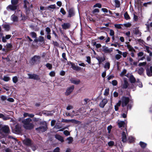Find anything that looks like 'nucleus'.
Returning a JSON list of instances; mask_svg holds the SVG:
<instances>
[{
    "instance_id": "obj_15",
    "label": "nucleus",
    "mask_w": 152,
    "mask_h": 152,
    "mask_svg": "<svg viewBox=\"0 0 152 152\" xmlns=\"http://www.w3.org/2000/svg\"><path fill=\"white\" fill-rule=\"evenodd\" d=\"M107 102V99H104L100 103V106L101 107H103Z\"/></svg>"
},
{
    "instance_id": "obj_22",
    "label": "nucleus",
    "mask_w": 152,
    "mask_h": 152,
    "mask_svg": "<svg viewBox=\"0 0 152 152\" xmlns=\"http://www.w3.org/2000/svg\"><path fill=\"white\" fill-rule=\"evenodd\" d=\"M34 125L33 124L30 123L28 125L25 126V128L26 129H31L34 127Z\"/></svg>"
},
{
    "instance_id": "obj_63",
    "label": "nucleus",
    "mask_w": 152,
    "mask_h": 152,
    "mask_svg": "<svg viewBox=\"0 0 152 152\" xmlns=\"http://www.w3.org/2000/svg\"><path fill=\"white\" fill-rule=\"evenodd\" d=\"M146 25L147 28L148 29L150 27H152V22L149 25V24H146Z\"/></svg>"
},
{
    "instance_id": "obj_13",
    "label": "nucleus",
    "mask_w": 152,
    "mask_h": 152,
    "mask_svg": "<svg viewBox=\"0 0 152 152\" xmlns=\"http://www.w3.org/2000/svg\"><path fill=\"white\" fill-rule=\"evenodd\" d=\"M24 7L26 10L29 9L30 8L32 7V4H30L26 0L24 1Z\"/></svg>"
},
{
    "instance_id": "obj_11",
    "label": "nucleus",
    "mask_w": 152,
    "mask_h": 152,
    "mask_svg": "<svg viewBox=\"0 0 152 152\" xmlns=\"http://www.w3.org/2000/svg\"><path fill=\"white\" fill-rule=\"evenodd\" d=\"M127 71L126 69H124L120 74V75L122 77L126 76L128 77H129V74H126Z\"/></svg>"
},
{
    "instance_id": "obj_1",
    "label": "nucleus",
    "mask_w": 152,
    "mask_h": 152,
    "mask_svg": "<svg viewBox=\"0 0 152 152\" xmlns=\"http://www.w3.org/2000/svg\"><path fill=\"white\" fill-rule=\"evenodd\" d=\"M10 122L12 123L11 125L13 132L16 134L19 133L20 131L21 128L19 125L18 124H16L14 128L12 126L16 124V121L15 119V118H11Z\"/></svg>"
},
{
    "instance_id": "obj_6",
    "label": "nucleus",
    "mask_w": 152,
    "mask_h": 152,
    "mask_svg": "<svg viewBox=\"0 0 152 152\" xmlns=\"http://www.w3.org/2000/svg\"><path fill=\"white\" fill-rule=\"evenodd\" d=\"M28 78L29 79H34L37 80H39V76L36 74H28Z\"/></svg>"
},
{
    "instance_id": "obj_55",
    "label": "nucleus",
    "mask_w": 152,
    "mask_h": 152,
    "mask_svg": "<svg viewBox=\"0 0 152 152\" xmlns=\"http://www.w3.org/2000/svg\"><path fill=\"white\" fill-rule=\"evenodd\" d=\"M115 27L118 29H120L121 28V26L120 24H115L114 25Z\"/></svg>"
},
{
    "instance_id": "obj_49",
    "label": "nucleus",
    "mask_w": 152,
    "mask_h": 152,
    "mask_svg": "<svg viewBox=\"0 0 152 152\" xmlns=\"http://www.w3.org/2000/svg\"><path fill=\"white\" fill-rule=\"evenodd\" d=\"M114 31L112 29H110V34L111 36H113L114 35Z\"/></svg>"
},
{
    "instance_id": "obj_52",
    "label": "nucleus",
    "mask_w": 152,
    "mask_h": 152,
    "mask_svg": "<svg viewBox=\"0 0 152 152\" xmlns=\"http://www.w3.org/2000/svg\"><path fill=\"white\" fill-rule=\"evenodd\" d=\"M55 73L54 71H51L49 73V75L51 77H54L55 76Z\"/></svg>"
},
{
    "instance_id": "obj_58",
    "label": "nucleus",
    "mask_w": 152,
    "mask_h": 152,
    "mask_svg": "<svg viewBox=\"0 0 152 152\" xmlns=\"http://www.w3.org/2000/svg\"><path fill=\"white\" fill-rule=\"evenodd\" d=\"M64 133L66 136H67L70 134L69 132L67 130L64 131Z\"/></svg>"
},
{
    "instance_id": "obj_32",
    "label": "nucleus",
    "mask_w": 152,
    "mask_h": 152,
    "mask_svg": "<svg viewBox=\"0 0 152 152\" xmlns=\"http://www.w3.org/2000/svg\"><path fill=\"white\" fill-rule=\"evenodd\" d=\"M115 2L116 7H119L120 6V2L118 0H115Z\"/></svg>"
},
{
    "instance_id": "obj_17",
    "label": "nucleus",
    "mask_w": 152,
    "mask_h": 152,
    "mask_svg": "<svg viewBox=\"0 0 152 152\" xmlns=\"http://www.w3.org/2000/svg\"><path fill=\"white\" fill-rule=\"evenodd\" d=\"M70 80L72 83L76 85L79 84L80 82V81L79 80H76L73 78L70 79Z\"/></svg>"
},
{
    "instance_id": "obj_46",
    "label": "nucleus",
    "mask_w": 152,
    "mask_h": 152,
    "mask_svg": "<svg viewBox=\"0 0 152 152\" xmlns=\"http://www.w3.org/2000/svg\"><path fill=\"white\" fill-rule=\"evenodd\" d=\"M69 120L70 122H71L77 124L79 122V121L75 120L74 119H71Z\"/></svg>"
},
{
    "instance_id": "obj_20",
    "label": "nucleus",
    "mask_w": 152,
    "mask_h": 152,
    "mask_svg": "<svg viewBox=\"0 0 152 152\" xmlns=\"http://www.w3.org/2000/svg\"><path fill=\"white\" fill-rule=\"evenodd\" d=\"M55 137L58 140L61 142H64V140L63 138L61 136L58 134H56V135Z\"/></svg>"
},
{
    "instance_id": "obj_40",
    "label": "nucleus",
    "mask_w": 152,
    "mask_h": 152,
    "mask_svg": "<svg viewBox=\"0 0 152 152\" xmlns=\"http://www.w3.org/2000/svg\"><path fill=\"white\" fill-rule=\"evenodd\" d=\"M137 85L140 87L142 88V83L140 82L138 80L137 82Z\"/></svg>"
},
{
    "instance_id": "obj_62",
    "label": "nucleus",
    "mask_w": 152,
    "mask_h": 152,
    "mask_svg": "<svg viewBox=\"0 0 152 152\" xmlns=\"http://www.w3.org/2000/svg\"><path fill=\"white\" fill-rule=\"evenodd\" d=\"M146 62L140 63L139 64V66H144L146 65Z\"/></svg>"
},
{
    "instance_id": "obj_26",
    "label": "nucleus",
    "mask_w": 152,
    "mask_h": 152,
    "mask_svg": "<svg viewBox=\"0 0 152 152\" xmlns=\"http://www.w3.org/2000/svg\"><path fill=\"white\" fill-rule=\"evenodd\" d=\"M66 141L68 144L71 143L73 141V138L72 137H69L66 139Z\"/></svg>"
},
{
    "instance_id": "obj_47",
    "label": "nucleus",
    "mask_w": 152,
    "mask_h": 152,
    "mask_svg": "<svg viewBox=\"0 0 152 152\" xmlns=\"http://www.w3.org/2000/svg\"><path fill=\"white\" fill-rule=\"evenodd\" d=\"M114 142L113 141H110L108 143V145L110 146H112L114 145Z\"/></svg>"
},
{
    "instance_id": "obj_21",
    "label": "nucleus",
    "mask_w": 152,
    "mask_h": 152,
    "mask_svg": "<svg viewBox=\"0 0 152 152\" xmlns=\"http://www.w3.org/2000/svg\"><path fill=\"white\" fill-rule=\"evenodd\" d=\"M71 64L73 69L76 70H80V67L76 66L74 64L71 63Z\"/></svg>"
},
{
    "instance_id": "obj_31",
    "label": "nucleus",
    "mask_w": 152,
    "mask_h": 152,
    "mask_svg": "<svg viewBox=\"0 0 152 152\" xmlns=\"http://www.w3.org/2000/svg\"><path fill=\"white\" fill-rule=\"evenodd\" d=\"M144 69L143 68H139L138 70V73L139 74L141 75L143 73Z\"/></svg>"
},
{
    "instance_id": "obj_64",
    "label": "nucleus",
    "mask_w": 152,
    "mask_h": 152,
    "mask_svg": "<svg viewBox=\"0 0 152 152\" xmlns=\"http://www.w3.org/2000/svg\"><path fill=\"white\" fill-rule=\"evenodd\" d=\"M60 149L58 147L56 148L54 150V152H60Z\"/></svg>"
},
{
    "instance_id": "obj_51",
    "label": "nucleus",
    "mask_w": 152,
    "mask_h": 152,
    "mask_svg": "<svg viewBox=\"0 0 152 152\" xmlns=\"http://www.w3.org/2000/svg\"><path fill=\"white\" fill-rule=\"evenodd\" d=\"M1 118H2L4 120H7L10 119V117L8 116H4V115Z\"/></svg>"
},
{
    "instance_id": "obj_44",
    "label": "nucleus",
    "mask_w": 152,
    "mask_h": 152,
    "mask_svg": "<svg viewBox=\"0 0 152 152\" xmlns=\"http://www.w3.org/2000/svg\"><path fill=\"white\" fill-rule=\"evenodd\" d=\"M94 7H98L99 8H101L102 7V5L99 3H97L94 6Z\"/></svg>"
},
{
    "instance_id": "obj_5",
    "label": "nucleus",
    "mask_w": 152,
    "mask_h": 152,
    "mask_svg": "<svg viewBox=\"0 0 152 152\" xmlns=\"http://www.w3.org/2000/svg\"><path fill=\"white\" fill-rule=\"evenodd\" d=\"M127 129L125 128L124 131L122 132L121 135L122 141L124 142H126L127 141L126 134Z\"/></svg>"
},
{
    "instance_id": "obj_36",
    "label": "nucleus",
    "mask_w": 152,
    "mask_h": 152,
    "mask_svg": "<svg viewBox=\"0 0 152 152\" xmlns=\"http://www.w3.org/2000/svg\"><path fill=\"white\" fill-rule=\"evenodd\" d=\"M124 16L125 19L127 20L129 19L130 18L127 12H126L124 14Z\"/></svg>"
},
{
    "instance_id": "obj_61",
    "label": "nucleus",
    "mask_w": 152,
    "mask_h": 152,
    "mask_svg": "<svg viewBox=\"0 0 152 152\" xmlns=\"http://www.w3.org/2000/svg\"><path fill=\"white\" fill-rule=\"evenodd\" d=\"M86 61L89 64L91 63V58L89 56H88L87 57Z\"/></svg>"
},
{
    "instance_id": "obj_30",
    "label": "nucleus",
    "mask_w": 152,
    "mask_h": 152,
    "mask_svg": "<svg viewBox=\"0 0 152 152\" xmlns=\"http://www.w3.org/2000/svg\"><path fill=\"white\" fill-rule=\"evenodd\" d=\"M3 27L5 29V30L8 31L10 28V26L9 25L7 24H4L3 25Z\"/></svg>"
},
{
    "instance_id": "obj_33",
    "label": "nucleus",
    "mask_w": 152,
    "mask_h": 152,
    "mask_svg": "<svg viewBox=\"0 0 152 152\" xmlns=\"http://www.w3.org/2000/svg\"><path fill=\"white\" fill-rule=\"evenodd\" d=\"M121 55L122 54H120L119 53H118V54H116L115 56V59L117 60L121 58Z\"/></svg>"
},
{
    "instance_id": "obj_42",
    "label": "nucleus",
    "mask_w": 152,
    "mask_h": 152,
    "mask_svg": "<svg viewBox=\"0 0 152 152\" xmlns=\"http://www.w3.org/2000/svg\"><path fill=\"white\" fill-rule=\"evenodd\" d=\"M18 80V78L17 76H15L12 78L13 82L14 83H16Z\"/></svg>"
},
{
    "instance_id": "obj_41",
    "label": "nucleus",
    "mask_w": 152,
    "mask_h": 152,
    "mask_svg": "<svg viewBox=\"0 0 152 152\" xmlns=\"http://www.w3.org/2000/svg\"><path fill=\"white\" fill-rule=\"evenodd\" d=\"M3 80L5 81H8L10 80V78L7 76L4 77Z\"/></svg>"
},
{
    "instance_id": "obj_12",
    "label": "nucleus",
    "mask_w": 152,
    "mask_h": 152,
    "mask_svg": "<svg viewBox=\"0 0 152 152\" xmlns=\"http://www.w3.org/2000/svg\"><path fill=\"white\" fill-rule=\"evenodd\" d=\"M46 126L45 125L43 126H41L36 129L40 132H43L46 130Z\"/></svg>"
},
{
    "instance_id": "obj_4",
    "label": "nucleus",
    "mask_w": 152,
    "mask_h": 152,
    "mask_svg": "<svg viewBox=\"0 0 152 152\" xmlns=\"http://www.w3.org/2000/svg\"><path fill=\"white\" fill-rule=\"evenodd\" d=\"M0 132L1 134L3 135V133L6 134H9L10 132L9 127L7 126H4L2 127L0 129Z\"/></svg>"
},
{
    "instance_id": "obj_54",
    "label": "nucleus",
    "mask_w": 152,
    "mask_h": 152,
    "mask_svg": "<svg viewBox=\"0 0 152 152\" xmlns=\"http://www.w3.org/2000/svg\"><path fill=\"white\" fill-rule=\"evenodd\" d=\"M60 12L63 15H65L66 13L65 11L63 8H61V9Z\"/></svg>"
},
{
    "instance_id": "obj_18",
    "label": "nucleus",
    "mask_w": 152,
    "mask_h": 152,
    "mask_svg": "<svg viewBox=\"0 0 152 152\" xmlns=\"http://www.w3.org/2000/svg\"><path fill=\"white\" fill-rule=\"evenodd\" d=\"M40 58V57L39 56H35L32 58V62H36L39 60Z\"/></svg>"
},
{
    "instance_id": "obj_43",
    "label": "nucleus",
    "mask_w": 152,
    "mask_h": 152,
    "mask_svg": "<svg viewBox=\"0 0 152 152\" xmlns=\"http://www.w3.org/2000/svg\"><path fill=\"white\" fill-rule=\"evenodd\" d=\"M65 115L66 116H70L71 117L73 118L74 116L75 115L70 114L69 113H66Z\"/></svg>"
},
{
    "instance_id": "obj_60",
    "label": "nucleus",
    "mask_w": 152,
    "mask_h": 152,
    "mask_svg": "<svg viewBox=\"0 0 152 152\" xmlns=\"http://www.w3.org/2000/svg\"><path fill=\"white\" fill-rule=\"evenodd\" d=\"M149 48H150L149 47L147 46H145V51L147 52L148 53H150V51L149 50Z\"/></svg>"
},
{
    "instance_id": "obj_16",
    "label": "nucleus",
    "mask_w": 152,
    "mask_h": 152,
    "mask_svg": "<svg viewBox=\"0 0 152 152\" xmlns=\"http://www.w3.org/2000/svg\"><path fill=\"white\" fill-rule=\"evenodd\" d=\"M68 17H71L75 15V12L74 10L72 8L70 9L68 11Z\"/></svg>"
},
{
    "instance_id": "obj_25",
    "label": "nucleus",
    "mask_w": 152,
    "mask_h": 152,
    "mask_svg": "<svg viewBox=\"0 0 152 152\" xmlns=\"http://www.w3.org/2000/svg\"><path fill=\"white\" fill-rule=\"evenodd\" d=\"M129 80L131 83H134L135 81V79L132 75H129Z\"/></svg>"
},
{
    "instance_id": "obj_9",
    "label": "nucleus",
    "mask_w": 152,
    "mask_h": 152,
    "mask_svg": "<svg viewBox=\"0 0 152 152\" xmlns=\"http://www.w3.org/2000/svg\"><path fill=\"white\" fill-rule=\"evenodd\" d=\"M31 121V119L30 118H28L22 121L23 124V126L25 128V126H27Z\"/></svg>"
},
{
    "instance_id": "obj_39",
    "label": "nucleus",
    "mask_w": 152,
    "mask_h": 152,
    "mask_svg": "<svg viewBox=\"0 0 152 152\" xmlns=\"http://www.w3.org/2000/svg\"><path fill=\"white\" fill-rule=\"evenodd\" d=\"M56 7V6L55 4L51 5L47 7V9H54Z\"/></svg>"
},
{
    "instance_id": "obj_8",
    "label": "nucleus",
    "mask_w": 152,
    "mask_h": 152,
    "mask_svg": "<svg viewBox=\"0 0 152 152\" xmlns=\"http://www.w3.org/2000/svg\"><path fill=\"white\" fill-rule=\"evenodd\" d=\"M102 50L105 53H110L113 51V49L112 48H109L107 47L103 46Z\"/></svg>"
},
{
    "instance_id": "obj_38",
    "label": "nucleus",
    "mask_w": 152,
    "mask_h": 152,
    "mask_svg": "<svg viewBox=\"0 0 152 152\" xmlns=\"http://www.w3.org/2000/svg\"><path fill=\"white\" fill-rule=\"evenodd\" d=\"M140 145L141 146V147L142 148H144L145 147L146 145V143L142 142H140Z\"/></svg>"
},
{
    "instance_id": "obj_35",
    "label": "nucleus",
    "mask_w": 152,
    "mask_h": 152,
    "mask_svg": "<svg viewBox=\"0 0 152 152\" xmlns=\"http://www.w3.org/2000/svg\"><path fill=\"white\" fill-rule=\"evenodd\" d=\"M30 35L33 38H36L37 35L36 33L34 32H31L30 33Z\"/></svg>"
},
{
    "instance_id": "obj_59",
    "label": "nucleus",
    "mask_w": 152,
    "mask_h": 152,
    "mask_svg": "<svg viewBox=\"0 0 152 152\" xmlns=\"http://www.w3.org/2000/svg\"><path fill=\"white\" fill-rule=\"evenodd\" d=\"M46 31L48 34H49L51 31L50 28L49 27H47L46 28Z\"/></svg>"
},
{
    "instance_id": "obj_29",
    "label": "nucleus",
    "mask_w": 152,
    "mask_h": 152,
    "mask_svg": "<svg viewBox=\"0 0 152 152\" xmlns=\"http://www.w3.org/2000/svg\"><path fill=\"white\" fill-rule=\"evenodd\" d=\"M127 47L129 51H131V52L135 51V50H134V48L132 47L130 45H127Z\"/></svg>"
},
{
    "instance_id": "obj_45",
    "label": "nucleus",
    "mask_w": 152,
    "mask_h": 152,
    "mask_svg": "<svg viewBox=\"0 0 152 152\" xmlns=\"http://www.w3.org/2000/svg\"><path fill=\"white\" fill-rule=\"evenodd\" d=\"M112 83L113 86H116L117 85L118 82L117 80H114L112 81Z\"/></svg>"
},
{
    "instance_id": "obj_57",
    "label": "nucleus",
    "mask_w": 152,
    "mask_h": 152,
    "mask_svg": "<svg viewBox=\"0 0 152 152\" xmlns=\"http://www.w3.org/2000/svg\"><path fill=\"white\" fill-rule=\"evenodd\" d=\"M107 79L108 80H110L114 77V76L113 75H108L107 76Z\"/></svg>"
},
{
    "instance_id": "obj_48",
    "label": "nucleus",
    "mask_w": 152,
    "mask_h": 152,
    "mask_svg": "<svg viewBox=\"0 0 152 152\" xmlns=\"http://www.w3.org/2000/svg\"><path fill=\"white\" fill-rule=\"evenodd\" d=\"M128 140L131 142H133L134 140V139L133 137L131 136L129 137Z\"/></svg>"
},
{
    "instance_id": "obj_10",
    "label": "nucleus",
    "mask_w": 152,
    "mask_h": 152,
    "mask_svg": "<svg viewBox=\"0 0 152 152\" xmlns=\"http://www.w3.org/2000/svg\"><path fill=\"white\" fill-rule=\"evenodd\" d=\"M118 126L119 128L121 127H125L126 128V124L124 121L118 120Z\"/></svg>"
},
{
    "instance_id": "obj_19",
    "label": "nucleus",
    "mask_w": 152,
    "mask_h": 152,
    "mask_svg": "<svg viewBox=\"0 0 152 152\" xmlns=\"http://www.w3.org/2000/svg\"><path fill=\"white\" fill-rule=\"evenodd\" d=\"M23 143L27 145H30L31 144V142L30 140L28 139H26L23 141Z\"/></svg>"
},
{
    "instance_id": "obj_37",
    "label": "nucleus",
    "mask_w": 152,
    "mask_h": 152,
    "mask_svg": "<svg viewBox=\"0 0 152 152\" xmlns=\"http://www.w3.org/2000/svg\"><path fill=\"white\" fill-rule=\"evenodd\" d=\"M120 105V102H118L116 104L115 106V111L118 110V107Z\"/></svg>"
},
{
    "instance_id": "obj_56",
    "label": "nucleus",
    "mask_w": 152,
    "mask_h": 152,
    "mask_svg": "<svg viewBox=\"0 0 152 152\" xmlns=\"http://www.w3.org/2000/svg\"><path fill=\"white\" fill-rule=\"evenodd\" d=\"M112 128V126L111 125H110L108 126V127L107 128V129L108 130V133H110Z\"/></svg>"
},
{
    "instance_id": "obj_24",
    "label": "nucleus",
    "mask_w": 152,
    "mask_h": 152,
    "mask_svg": "<svg viewBox=\"0 0 152 152\" xmlns=\"http://www.w3.org/2000/svg\"><path fill=\"white\" fill-rule=\"evenodd\" d=\"M11 19L14 22L17 21L18 20V17L15 15H12L11 17Z\"/></svg>"
},
{
    "instance_id": "obj_53",
    "label": "nucleus",
    "mask_w": 152,
    "mask_h": 152,
    "mask_svg": "<svg viewBox=\"0 0 152 152\" xmlns=\"http://www.w3.org/2000/svg\"><path fill=\"white\" fill-rule=\"evenodd\" d=\"M97 59L99 61V64H100L102 62L104 61V60H103L102 58H98Z\"/></svg>"
},
{
    "instance_id": "obj_27",
    "label": "nucleus",
    "mask_w": 152,
    "mask_h": 152,
    "mask_svg": "<svg viewBox=\"0 0 152 152\" xmlns=\"http://www.w3.org/2000/svg\"><path fill=\"white\" fill-rule=\"evenodd\" d=\"M128 86V83L126 79H124V83L123 85V88H126Z\"/></svg>"
},
{
    "instance_id": "obj_3",
    "label": "nucleus",
    "mask_w": 152,
    "mask_h": 152,
    "mask_svg": "<svg viewBox=\"0 0 152 152\" xmlns=\"http://www.w3.org/2000/svg\"><path fill=\"white\" fill-rule=\"evenodd\" d=\"M18 0H11L12 5H9L7 7L8 10H14L17 9V4Z\"/></svg>"
},
{
    "instance_id": "obj_14",
    "label": "nucleus",
    "mask_w": 152,
    "mask_h": 152,
    "mask_svg": "<svg viewBox=\"0 0 152 152\" xmlns=\"http://www.w3.org/2000/svg\"><path fill=\"white\" fill-rule=\"evenodd\" d=\"M146 74L148 76H152V66H151L149 68L147 69L146 70Z\"/></svg>"
},
{
    "instance_id": "obj_28",
    "label": "nucleus",
    "mask_w": 152,
    "mask_h": 152,
    "mask_svg": "<svg viewBox=\"0 0 152 152\" xmlns=\"http://www.w3.org/2000/svg\"><path fill=\"white\" fill-rule=\"evenodd\" d=\"M3 89L7 91H9L11 90V89L12 88H13L12 86L8 87L7 86H4L3 87Z\"/></svg>"
},
{
    "instance_id": "obj_7",
    "label": "nucleus",
    "mask_w": 152,
    "mask_h": 152,
    "mask_svg": "<svg viewBox=\"0 0 152 152\" xmlns=\"http://www.w3.org/2000/svg\"><path fill=\"white\" fill-rule=\"evenodd\" d=\"M74 89V86H72L69 88H68L65 93V94L66 95H69L71 92L73 91Z\"/></svg>"
},
{
    "instance_id": "obj_34",
    "label": "nucleus",
    "mask_w": 152,
    "mask_h": 152,
    "mask_svg": "<svg viewBox=\"0 0 152 152\" xmlns=\"http://www.w3.org/2000/svg\"><path fill=\"white\" fill-rule=\"evenodd\" d=\"M110 64L109 62L106 63L104 66V67L106 69H108L110 68Z\"/></svg>"
},
{
    "instance_id": "obj_50",
    "label": "nucleus",
    "mask_w": 152,
    "mask_h": 152,
    "mask_svg": "<svg viewBox=\"0 0 152 152\" xmlns=\"http://www.w3.org/2000/svg\"><path fill=\"white\" fill-rule=\"evenodd\" d=\"M46 66L49 69H50L52 67V65L50 64L49 63L47 64H46Z\"/></svg>"
},
{
    "instance_id": "obj_23",
    "label": "nucleus",
    "mask_w": 152,
    "mask_h": 152,
    "mask_svg": "<svg viewBox=\"0 0 152 152\" xmlns=\"http://www.w3.org/2000/svg\"><path fill=\"white\" fill-rule=\"evenodd\" d=\"M70 26V25L69 23H64L62 25V28L65 29L68 28Z\"/></svg>"
},
{
    "instance_id": "obj_2",
    "label": "nucleus",
    "mask_w": 152,
    "mask_h": 152,
    "mask_svg": "<svg viewBox=\"0 0 152 152\" xmlns=\"http://www.w3.org/2000/svg\"><path fill=\"white\" fill-rule=\"evenodd\" d=\"M129 101V99L128 97L123 96L121 99V100L118 101L119 102H120V104H121L122 107L127 106V109L129 108L131 109L132 107V106L131 104H127Z\"/></svg>"
}]
</instances>
